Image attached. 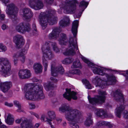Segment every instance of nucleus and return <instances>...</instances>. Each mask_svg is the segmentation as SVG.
<instances>
[{
  "label": "nucleus",
  "mask_w": 128,
  "mask_h": 128,
  "mask_svg": "<svg viewBox=\"0 0 128 128\" xmlns=\"http://www.w3.org/2000/svg\"><path fill=\"white\" fill-rule=\"evenodd\" d=\"M24 90L25 97L27 99L33 100L43 99L44 98L42 91L43 87L40 85L34 86L32 84H26Z\"/></svg>",
  "instance_id": "f257e3e1"
},
{
  "label": "nucleus",
  "mask_w": 128,
  "mask_h": 128,
  "mask_svg": "<svg viewBox=\"0 0 128 128\" xmlns=\"http://www.w3.org/2000/svg\"><path fill=\"white\" fill-rule=\"evenodd\" d=\"M92 70L95 74L104 76L106 79L102 80L98 77H96L93 80V82L96 86H100L102 88H105L107 85L114 84L116 81L115 77L112 74H108L103 73V69L100 68H92Z\"/></svg>",
  "instance_id": "f03ea898"
},
{
  "label": "nucleus",
  "mask_w": 128,
  "mask_h": 128,
  "mask_svg": "<svg viewBox=\"0 0 128 128\" xmlns=\"http://www.w3.org/2000/svg\"><path fill=\"white\" fill-rule=\"evenodd\" d=\"M59 111L63 113L66 111V118L70 122V126L72 128H78V126L75 124L74 122H78L80 119L81 114L79 111L70 108L66 105H63L59 108Z\"/></svg>",
  "instance_id": "7ed1b4c3"
},
{
  "label": "nucleus",
  "mask_w": 128,
  "mask_h": 128,
  "mask_svg": "<svg viewBox=\"0 0 128 128\" xmlns=\"http://www.w3.org/2000/svg\"><path fill=\"white\" fill-rule=\"evenodd\" d=\"M51 45L54 50L56 53L60 51L56 44L54 42H50L47 41L42 46V49L44 54V57L42 58V64L44 67V70L46 71L48 66V62L45 58L50 60L52 58L54 55L50 48V45Z\"/></svg>",
  "instance_id": "20e7f679"
},
{
  "label": "nucleus",
  "mask_w": 128,
  "mask_h": 128,
  "mask_svg": "<svg viewBox=\"0 0 128 128\" xmlns=\"http://www.w3.org/2000/svg\"><path fill=\"white\" fill-rule=\"evenodd\" d=\"M78 24V20H75L73 22L72 30L74 37L70 38H69L68 48L63 53L65 55H73L75 54V53L74 50L75 49L77 50H78V52H79L76 38L77 33Z\"/></svg>",
  "instance_id": "39448f33"
},
{
  "label": "nucleus",
  "mask_w": 128,
  "mask_h": 128,
  "mask_svg": "<svg viewBox=\"0 0 128 128\" xmlns=\"http://www.w3.org/2000/svg\"><path fill=\"white\" fill-rule=\"evenodd\" d=\"M54 10H51L46 13H41L39 16V21L42 29H44L46 27L48 22L50 25L55 24L57 21V18L52 17L55 14Z\"/></svg>",
  "instance_id": "423d86ee"
},
{
  "label": "nucleus",
  "mask_w": 128,
  "mask_h": 128,
  "mask_svg": "<svg viewBox=\"0 0 128 128\" xmlns=\"http://www.w3.org/2000/svg\"><path fill=\"white\" fill-rule=\"evenodd\" d=\"M111 95L114 98V99L117 101L120 102L122 103V104L118 106L115 111L116 115L118 117L120 118L122 112L124 109V102L121 90H118L116 91L115 92H112Z\"/></svg>",
  "instance_id": "0eeeda50"
},
{
  "label": "nucleus",
  "mask_w": 128,
  "mask_h": 128,
  "mask_svg": "<svg viewBox=\"0 0 128 128\" xmlns=\"http://www.w3.org/2000/svg\"><path fill=\"white\" fill-rule=\"evenodd\" d=\"M1 67L0 74L3 76L6 77L11 73L12 65L8 59L6 58H0Z\"/></svg>",
  "instance_id": "6e6552de"
},
{
  "label": "nucleus",
  "mask_w": 128,
  "mask_h": 128,
  "mask_svg": "<svg viewBox=\"0 0 128 128\" xmlns=\"http://www.w3.org/2000/svg\"><path fill=\"white\" fill-rule=\"evenodd\" d=\"M18 11V8L14 4L11 3L7 6L6 12L8 17L14 21L16 20Z\"/></svg>",
  "instance_id": "1a4fd4ad"
},
{
  "label": "nucleus",
  "mask_w": 128,
  "mask_h": 128,
  "mask_svg": "<svg viewBox=\"0 0 128 128\" xmlns=\"http://www.w3.org/2000/svg\"><path fill=\"white\" fill-rule=\"evenodd\" d=\"M99 95H97L94 98H90L88 96L90 102L92 104H101L105 102L106 96V94L105 91L99 90L98 92Z\"/></svg>",
  "instance_id": "9d476101"
},
{
  "label": "nucleus",
  "mask_w": 128,
  "mask_h": 128,
  "mask_svg": "<svg viewBox=\"0 0 128 128\" xmlns=\"http://www.w3.org/2000/svg\"><path fill=\"white\" fill-rule=\"evenodd\" d=\"M66 6L64 8L68 13H74L78 4L76 0H66Z\"/></svg>",
  "instance_id": "9b49d317"
},
{
  "label": "nucleus",
  "mask_w": 128,
  "mask_h": 128,
  "mask_svg": "<svg viewBox=\"0 0 128 128\" xmlns=\"http://www.w3.org/2000/svg\"><path fill=\"white\" fill-rule=\"evenodd\" d=\"M15 29L19 32L24 33L26 31L28 32L30 30V25L29 24H26L25 22H22L16 26Z\"/></svg>",
  "instance_id": "f8f14e48"
},
{
  "label": "nucleus",
  "mask_w": 128,
  "mask_h": 128,
  "mask_svg": "<svg viewBox=\"0 0 128 128\" xmlns=\"http://www.w3.org/2000/svg\"><path fill=\"white\" fill-rule=\"evenodd\" d=\"M51 67L52 74L53 76H56L58 73L63 74L64 72V69L61 65L57 66L56 64H52Z\"/></svg>",
  "instance_id": "ddd939ff"
},
{
  "label": "nucleus",
  "mask_w": 128,
  "mask_h": 128,
  "mask_svg": "<svg viewBox=\"0 0 128 128\" xmlns=\"http://www.w3.org/2000/svg\"><path fill=\"white\" fill-rule=\"evenodd\" d=\"M66 92L63 94L64 98L68 100H70L72 98L73 100H76L77 99V97L76 96V93L73 91H71V89L66 88Z\"/></svg>",
  "instance_id": "4468645a"
},
{
  "label": "nucleus",
  "mask_w": 128,
  "mask_h": 128,
  "mask_svg": "<svg viewBox=\"0 0 128 128\" xmlns=\"http://www.w3.org/2000/svg\"><path fill=\"white\" fill-rule=\"evenodd\" d=\"M29 3L30 7L36 10L40 9L43 6L42 2L38 0H30Z\"/></svg>",
  "instance_id": "2eb2a0df"
},
{
  "label": "nucleus",
  "mask_w": 128,
  "mask_h": 128,
  "mask_svg": "<svg viewBox=\"0 0 128 128\" xmlns=\"http://www.w3.org/2000/svg\"><path fill=\"white\" fill-rule=\"evenodd\" d=\"M14 42L18 48H21L24 44V40L22 36L17 34L14 37Z\"/></svg>",
  "instance_id": "dca6fc26"
},
{
  "label": "nucleus",
  "mask_w": 128,
  "mask_h": 128,
  "mask_svg": "<svg viewBox=\"0 0 128 128\" xmlns=\"http://www.w3.org/2000/svg\"><path fill=\"white\" fill-rule=\"evenodd\" d=\"M18 75L20 78L24 79L30 77L31 74L30 71L28 70L21 69L19 71Z\"/></svg>",
  "instance_id": "f3484780"
},
{
  "label": "nucleus",
  "mask_w": 128,
  "mask_h": 128,
  "mask_svg": "<svg viewBox=\"0 0 128 128\" xmlns=\"http://www.w3.org/2000/svg\"><path fill=\"white\" fill-rule=\"evenodd\" d=\"M48 118H46V121L48 123L51 125V122L56 118V115L55 112L52 110H49L48 111L47 113Z\"/></svg>",
  "instance_id": "a211bd4d"
},
{
  "label": "nucleus",
  "mask_w": 128,
  "mask_h": 128,
  "mask_svg": "<svg viewBox=\"0 0 128 128\" xmlns=\"http://www.w3.org/2000/svg\"><path fill=\"white\" fill-rule=\"evenodd\" d=\"M23 17L27 21H30V18L32 16V13L28 8H25L23 10Z\"/></svg>",
  "instance_id": "6ab92c4d"
},
{
  "label": "nucleus",
  "mask_w": 128,
  "mask_h": 128,
  "mask_svg": "<svg viewBox=\"0 0 128 128\" xmlns=\"http://www.w3.org/2000/svg\"><path fill=\"white\" fill-rule=\"evenodd\" d=\"M95 113L98 116L102 118L106 117L107 116L106 113L102 109H96Z\"/></svg>",
  "instance_id": "aec40b11"
},
{
  "label": "nucleus",
  "mask_w": 128,
  "mask_h": 128,
  "mask_svg": "<svg viewBox=\"0 0 128 128\" xmlns=\"http://www.w3.org/2000/svg\"><path fill=\"white\" fill-rule=\"evenodd\" d=\"M33 68L36 73H40L42 72V66L40 63L35 64L34 65Z\"/></svg>",
  "instance_id": "412c9836"
},
{
  "label": "nucleus",
  "mask_w": 128,
  "mask_h": 128,
  "mask_svg": "<svg viewBox=\"0 0 128 128\" xmlns=\"http://www.w3.org/2000/svg\"><path fill=\"white\" fill-rule=\"evenodd\" d=\"M14 121L13 116L10 114H8L6 118L5 119L6 122L8 125H11L13 124Z\"/></svg>",
  "instance_id": "4be33fe9"
},
{
  "label": "nucleus",
  "mask_w": 128,
  "mask_h": 128,
  "mask_svg": "<svg viewBox=\"0 0 128 128\" xmlns=\"http://www.w3.org/2000/svg\"><path fill=\"white\" fill-rule=\"evenodd\" d=\"M66 35L63 34H61L58 40L59 44L62 45H65L66 43Z\"/></svg>",
  "instance_id": "5701e85b"
},
{
  "label": "nucleus",
  "mask_w": 128,
  "mask_h": 128,
  "mask_svg": "<svg viewBox=\"0 0 128 128\" xmlns=\"http://www.w3.org/2000/svg\"><path fill=\"white\" fill-rule=\"evenodd\" d=\"M70 23V19L68 17H66L62 20H61L60 22V26L64 27L68 25Z\"/></svg>",
  "instance_id": "b1692460"
},
{
  "label": "nucleus",
  "mask_w": 128,
  "mask_h": 128,
  "mask_svg": "<svg viewBox=\"0 0 128 128\" xmlns=\"http://www.w3.org/2000/svg\"><path fill=\"white\" fill-rule=\"evenodd\" d=\"M56 29L54 30L51 33L49 34L48 38L50 39L56 38L58 36V32Z\"/></svg>",
  "instance_id": "393cba45"
},
{
  "label": "nucleus",
  "mask_w": 128,
  "mask_h": 128,
  "mask_svg": "<svg viewBox=\"0 0 128 128\" xmlns=\"http://www.w3.org/2000/svg\"><path fill=\"white\" fill-rule=\"evenodd\" d=\"M96 125L98 127H101L103 126H108L109 127L111 126V125L109 122L102 121L98 122L97 123Z\"/></svg>",
  "instance_id": "a878e982"
},
{
  "label": "nucleus",
  "mask_w": 128,
  "mask_h": 128,
  "mask_svg": "<svg viewBox=\"0 0 128 128\" xmlns=\"http://www.w3.org/2000/svg\"><path fill=\"white\" fill-rule=\"evenodd\" d=\"M81 66V65L80 63V61L78 60L77 59L73 63L71 67L72 68H80Z\"/></svg>",
  "instance_id": "bb28decb"
},
{
  "label": "nucleus",
  "mask_w": 128,
  "mask_h": 128,
  "mask_svg": "<svg viewBox=\"0 0 128 128\" xmlns=\"http://www.w3.org/2000/svg\"><path fill=\"white\" fill-rule=\"evenodd\" d=\"M92 123L93 122L91 118V117L90 116L86 119L84 122V124L86 126L88 127L91 125Z\"/></svg>",
  "instance_id": "cd10ccee"
},
{
  "label": "nucleus",
  "mask_w": 128,
  "mask_h": 128,
  "mask_svg": "<svg viewBox=\"0 0 128 128\" xmlns=\"http://www.w3.org/2000/svg\"><path fill=\"white\" fill-rule=\"evenodd\" d=\"M82 83L85 84L87 88L88 89L92 88V86L90 84L89 82L86 79H84L82 80Z\"/></svg>",
  "instance_id": "c85d7f7f"
},
{
  "label": "nucleus",
  "mask_w": 128,
  "mask_h": 128,
  "mask_svg": "<svg viewBox=\"0 0 128 128\" xmlns=\"http://www.w3.org/2000/svg\"><path fill=\"white\" fill-rule=\"evenodd\" d=\"M19 56V54L18 53H16L14 54L13 56L14 60L13 61L14 65L16 64L18 62V58Z\"/></svg>",
  "instance_id": "c756f323"
},
{
  "label": "nucleus",
  "mask_w": 128,
  "mask_h": 128,
  "mask_svg": "<svg viewBox=\"0 0 128 128\" xmlns=\"http://www.w3.org/2000/svg\"><path fill=\"white\" fill-rule=\"evenodd\" d=\"M17 53H18L19 54L20 60L22 63H24L25 60V56H24V54L22 52H18Z\"/></svg>",
  "instance_id": "7c9ffc66"
},
{
  "label": "nucleus",
  "mask_w": 128,
  "mask_h": 128,
  "mask_svg": "<svg viewBox=\"0 0 128 128\" xmlns=\"http://www.w3.org/2000/svg\"><path fill=\"white\" fill-rule=\"evenodd\" d=\"M82 60L85 63H86L88 66H94V64L91 62H90L87 59L82 56L81 57Z\"/></svg>",
  "instance_id": "2f4dec72"
},
{
  "label": "nucleus",
  "mask_w": 128,
  "mask_h": 128,
  "mask_svg": "<svg viewBox=\"0 0 128 128\" xmlns=\"http://www.w3.org/2000/svg\"><path fill=\"white\" fill-rule=\"evenodd\" d=\"M73 59L70 58H66L63 60L62 62L64 64H70L73 61Z\"/></svg>",
  "instance_id": "473e14b6"
},
{
  "label": "nucleus",
  "mask_w": 128,
  "mask_h": 128,
  "mask_svg": "<svg viewBox=\"0 0 128 128\" xmlns=\"http://www.w3.org/2000/svg\"><path fill=\"white\" fill-rule=\"evenodd\" d=\"M7 50L6 47L2 43L0 44V52H5Z\"/></svg>",
  "instance_id": "72a5a7b5"
},
{
  "label": "nucleus",
  "mask_w": 128,
  "mask_h": 128,
  "mask_svg": "<svg viewBox=\"0 0 128 128\" xmlns=\"http://www.w3.org/2000/svg\"><path fill=\"white\" fill-rule=\"evenodd\" d=\"M71 73L73 74H76L78 75L80 74L81 73L80 70L77 69L72 70L71 71Z\"/></svg>",
  "instance_id": "f704fd0d"
},
{
  "label": "nucleus",
  "mask_w": 128,
  "mask_h": 128,
  "mask_svg": "<svg viewBox=\"0 0 128 128\" xmlns=\"http://www.w3.org/2000/svg\"><path fill=\"white\" fill-rule=\"evenodd\" d=\"M88 4V3L84 1H82L80 2V7H85L84 8H86Z\"/></svg>",
  "instance_id": "c9c22d12"
},
{
  "label": "nucleus",
  "mask_w": 128,
  "mask_h": 128,
  "mask_svg": "<svg viewBox=\"0 0 128 128\" xmlns=\"http://www.w3.org/2000/svg\"><path fill=\"white\" fill-rule=\"evenodd\" d=\"M44 86L46 90L48 91L52 87L51 83H50L47 84L45 85Z\"/></svg>",
  "instance_id": "e433bc0d"
},
{
  "label": "nucleus",
  "mask_w": 128,
  "mask_h": 128,
  "mask_svg": "<svg viewBox=\"0 0 128 128\" xmlns=\"http://www.w3.org/2000/svg\"><path fill=\"white\" fill-rule=\"evenodd\" d=\"M123 115L124 118L128 119V110L124 111Z\"/></svg>",
  "instance_id": "4c0bfd02"
},
{
  "label": "nucleus",
  "mask_w": 128,
  "mask_h": 128,
  "mask_svg": "<svg viewBox=\"0 0 128 128\" xmlns=\"http://www.w3.org/2000/svg\"><path fill=\"white\" fill-rule=\"evenodd\" d=\"M1 28L3 30L8 29V26L5 24H3Z\"/></svg>",
  "instance_id": "58836bf2"
},
{
  "label": "nucleus",
  "mask_w": 128,
  "mask_h": 128,
  "mask_svg": "<svg viewBox=\"0 0 128 128\" xmlns=\"http://www.w3.org/2000/svg\"><path fill=\"white\" fill-rule=\"evenodd\" d=\"M29 107L31 109H34L36 108L34 104L32 103H30L29 104Z\"/></svg>",
  "instance_id": "ea45409f"
},
{
  "label": "nucleus",
  "mask_w": 128,
  "mask_h": 128,
  "mask_svg": "<svg viewBox=\"0 0 128 128\" xmlns=\"http://www.w3.org/2000/svg\"><path fill=\"white\" fill-rule=\"evenodd\" d=\"M32 27L33 28H34V34H33L34 35H36V34L37 33V32L36 31V26L35 24H33Z\"/></svg>",
  "instance_id": "a19ab883"
},
{
  "label": "nucleus",
  "mask_w": 128,
  "mask_h": 128,
  "mask_svg": "<svg viewBox=\"0 0 128 128\" xmlns=\"http://www.w3.org/2000/svg\"><path fill=\"white\" fill-rule=\"evenodd\" d=\"M5 104L6 106L10 107H12L13 106V104H12V103H9L7 102H5Z\"/></svg>",
  "instance_id": "79ce46f5"
},
{
  "label": "nucleus",
  "mask_w": 128,
  "mask_h": 128,
  "mask_svg": "<svg viewBox=\"0 0 128 128\" xmlns=\"http://www.w3.org/2000/svg\"><path fill=\"white\" fill-rule=\"evenodd\" d=\"M14 104L16 106L18 107L20 106H21L19 102L17 101H14Z\"/></svg>",
  "instance_id": "37998d69"
},
{
  "label": "nucleus",
  "mask_w": 128,
  "mask_h": 128,
  "mask_svg": "<svg viewBox=\"0 0 128 128\" xmlns=\"http://www.w3.org/2000/svg\"><path fill=\"white\" fill-rule=\"evenodd\" d=\"M50 80H51L55 83L58 82V80L55 77H51L50 78Z\"/></svg>",
  "instance_id": "c03bdc74"
},
{
  "label": "nucleus",
  "mask_w": 128,
  "mask_h": 128,
  "mask_svg": "<svg viewBox=\"0 0 128 128\" xmlns=\"http://www.w3.org/2000/svg\"><path fill=\"white\" fill-rule=\"evenodd\" d=\"M6 5L10 2V0H1Z\"/></svg>",
  "instance_id": "a18cd8bd"
},
{
  "label": "nucleus",
  "mask_w": 128,
  "mask_h": 128,
  "mask_svg": "<svg viewBox=\"0 0 128 128\" xmlns=\"http://www.w3.org/2000/svg\"><path fill=\"white\" fill-rule=\"evenodd\" d=\"M5 17V15L4 14H2L0 16V19L2 20H4Z\"/></svg>",
  "instance_id": "49530a36"
},
{
  "label": "nucleus",
  "mask_w": 128,
  "mask_h": 128,
  "mask_svg": "<svg viewBox=\"0 0 128 128\" xmlns=\"http://www.w3.org/2000/svg\"><path fill=\"white\" fill-rule=\"evenodd\" d=\"M45 117V116L44 115H43L41 116V117L40 118V120L42 121H43V122H44V121L46 122V120H44Z\"/></svg>",
  "instance_id": "de8ad7c7"
},
{
  "label": "nucleus",
  "mask_w": 128,
  "mask_h": 128,
  "mask_svg": "<svg viewBox=\"0 0 128 128\" xmlns=\"http://www.w3.org/2000/svg\"><path fill=\"white\" fill-rule=\"evenodd\" d=\"M18 109L17 110V111L19 112H20L21 111L22 112L23 110L21 108V106H18Z\"/></svg>",
  "instance_id": "09e8293b"
},
{
  "label": "nucleus",
  "mask_w": 128,
  "mask_h": 128,
  "mask_svg": "<svg viewBox=\"0 0 128 128\" xmlns=\"http://www.w3.org/2000/svg\"><path fill=\"white\" fill-rule=\"evenodd\" d=\"M0 128H7V127L6 126L2 124H0Z\"/></svg>",
  "instance_id": "8fccbe9b"
},
{
  "label": "nucleus",
  "mask_w": 128,
  "mask_h": 128,
  "mask_svg": "<svg viewBox=\"0 0 128 128\" xmlns=\"http://www.w3.org/2000/svg\"><path fill=\"white\" fill-rule=\"evenodd\" d=\"M54 95V93L53 92H50L49 94V96L50 97L53 96Z\"/></svg>",
  "instance_id": "3c124183"
},
{
  "label": "nucleus",
  "mask_w": 128,
  "mask_h": 128,
  "mask_svg": "<svg viewBox=\"0 0 128 128\" xmlns=\"http://www.w3.org/2000/svg\"><path fill=\"white\" fill-rule=\"evenodd\" d=\"M124 76L126 77V79L128 80V71H126V74Z\"/></svg>",
  "instance_id": "603ef678"
},
{
  "label": "nucleus",
  "mask_w": 128,
  "mask_h": 128,
  "mask_svg": "<svg viewBox=\"0 0 128 128\" xmlns=\"http://www.w3.org/2000/svg\"><path fill=\"white\" fill-rule=\"evenodd\" d=\"M33 115L35 116L38 119H39L40 118L39 115L36 113H33Z\"/></svg>",
  "instance_id": "864d4df0"
},
{
  "label": "nucleus",
  "mask_w": 128,
  "mask_h": 128,
  "mask_svg": "<svg viewBox=\"0 0 128 128\" xmlns=\"http://www.w3.org/2000/svg\"><path fill=\"white\" fill-rule=\"evenodd\" d=\"M56 120L57 122L59 124L62 122V120L61 119L59 118H57L56 119Z\"/></svg>",
  "instance_id": "5fc2aeb1"
},
{
  "label": "nucleus",
  "mask_w": 128,
  "mask_h": 128,
  "mask_svg": "<svg viewBox=\"0 0 128 128\" xmlns=\"http://www.w3.org/2000/svg\"><path fill=\"white\" fill-rule=\"evenodd\" d=\"M46 2L49 4H51L53 0H46Z\"/></svg>",
  "instance_id": "6e6d98bb"
},
{
  "label": "nucleus",
  "mask_w": 128,
  "mask_h": 128,
  "mask_svg": "<svg viewBox=\"0 0 128 128\" xmlns=\"http://www.w3.org/2000/svg\"><path fill=\"white\" fill-rule=\"evenodd\" d=\"M40 125V124L39 123L36 124L34 126V128H38Z\"/></svg>",
  "instance_id": "4d7b16f0"
},
{
  "label": "nucleus",
  "mask_w": 128,
  "mask_h": 128,
  "mask_svg": "<svg viewBox=\"0 0 128 128\" xmlns=\"http://www.w3.org/2000/svg\"><path fill=\"white\" fill-rule=\"evenodd\" d=\"M66 123L65 122H64L62 123V125L64 126H66Z\"/></svg>",
  "instance_id": "13d9d810"
},
{
  "label": "nucleus",
  "mask_w": 128,
  "mask_h": 128,
  "mask_svg": "<svg viewBox=\"0 0 128 128\" xmlns=\"http://www.w3.org/2000/svg\"><path fill=\"white\" fill-rule=\"evenodd\" d=\"M33 81L34 82H37V81H38V80H37L36 79H34L33 80Z\"/></svg>",
  "instance_id": "bf43d9fd"
},
{
  "label": "nucleus",
  "mask_w": 128,
  "mask_h": 128,
  "mask_svg": "<svg viewBox=\"0 0 128 128\" xmlns=\"http://www.w3.org/2000/svg\"><path fill=\"white\" fill-rule=\"evenodd\" d=\"M30 112V114H31L33 115V113H35L33 112Z\"/></svg>",
  "instance_id": "052dcab7"
},
{
  "label": "nucleus",
  "mask_w": 128,
  "mask_h": 128,
  "mask_svg": "<svg viewBox=\"0 0 128 128\" xmlns=\"http://www.w3.org/2000/svg\"><path fill=\"white\" fill-rule=\"evenodd\" d=\"M51 126L52 128H55L54 126L52 125H51Z\"/></svg>",
  "instance_id": "680f3d73"
},
{
  "label": "nucleus",
  "mask_w": 128,
  "mask_h": 128,
  "mask_svg": "<svg viewBox=\"0 0 128 128\" xmlns=\"http://www.w3.org/2000/svg\"><path fill=\"white\" fill-rule=\"evenodd\" d=\"M74 17L75 18H76V17L75 15L74 16Z\"/></svg>",
  "instance_id": "e2e57ef3"
},
{
  "label": "nucleus",
  "mask_w": 128,
  "mask_h": 128,
  "mask_svg": "<svg viewBox=\"0 0 128 128\" xmlns=\"http://www.w3.org/2000/svg\"><path fill=\"white\" fill-rule=\"evenodd\" d=\"M84 7V8H85V7ZM84 10H83V11Z\"/></svg>",
  "instance_id": "0e129e2a"
},
{
  "label": "nucleus",
  "mask_w": 128,
  "mask_h": 128,
  "mask_svg": "<svg viewBox=\"0 0 128 128\" xmlns=\"http://www.w3.org/2000/svg\"><path fill=\"white\" fill-rule=\"evenodd\" d=\"M0 95H1V94H0Z\"/></svg>",
  "instance_id": "69168bd1"
}]
</instances>
